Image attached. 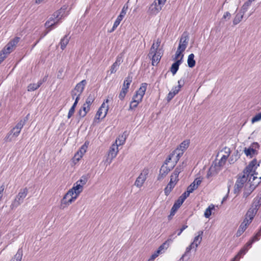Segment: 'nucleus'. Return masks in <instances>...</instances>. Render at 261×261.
<instances>
[{
	"label": "nucleus",
	"mask_w": 261,
	"mask_h": 261,
	"mask_svg": "<svg viewBox=\"0 0 261 261\" xmlns=\"http://www.w3.org/2000/svg\"><path fill=\"white\" fill-rule=\"evenodd\" d=\"M23 128L22 123H17L16 125L7 134L4 140L5 142H11L15 140L20 134Z\"/></svg>",
	"instance_id": "obj_1"
},
{
	"label": "nucleus",
	"mask_w": 261,
	"mask_h": 261,
	"mask_svg": "<svg viewBox=\"0 0 261 261\" xmlns=\"http://www.w3.org/2000/svg\"><path fill=\"white\" fill-rule=\"evenodd\" d=\"M257 164V161L256 159H253L252 161H251L249 165L246 166V167L244 169L243 171V174L245 176H247L249 178V181L251 180V179L252 177V180H254L255 178L257 177L254 176L255 170L254 168H256L257 166L255 167Z\"/></svg>",
	"instance_id": "obj_2"
},
{
	"label": "nucleus",
	"mask_w": 261,
	"mask_h": 261,
	"mask_svg": "<svg viewBox=\"0 0 261 261\" xmlns=\"http://www.w3.org/2000/svg\"><path fill=\"white\" fill-rule=\"evenodd\" d=\"M76 199V196H73L72 191H68L61 200L60 208L64 209L71 204Z\"/></svg>",
	"instance_id": "obj_3"
},
{
	"label": "nucleus",
	"mask_w": 261,
	"mask_h": 261,
	"mask_svg": "<svg viewBox=\"0 0 261 261\" xmlns=\"http://www.w3.org/2000/svg\"><path fill=\"white\" fill-rule=\"evenodd\" d=\"M259 148V145L258 143L257 142H253L249 147H245L244 149V152L247 156L252 158L253 155L258 153L257 149H258Z\"/></svg>",
	"instance_id": "obj_4"
},
{
	"label": "nucleus",
	"mask_w": 261,
	"mask_h": 261,
	"mask_svg": "<svg viewBox=\"0 0 261 261\" xmlns=\"http://www.w3.org/2000/svg\"><path fill=\"white\" fill-rule=\"evenodd\" d=\"M249 178L244 175H240L237 179L234 187V193H239Z\"/></svg>",
	"instance_id": "obj_5"
},
{
	"label": "nucleus",
	"mask_w": 261,
	"mask_h": 261,
	"mask_svg": "<svg viewBox=\"0 0 261 261\" xmlns=\"http://www.w3.org/2000/svg\"><path fill=\"white\" fill-rule=\"evenodd\" d=\"M162 55V50H155L152 54H150V51H149L148 56L151 59V64L152 66H156L158 65L160 61Z\"/></svg>",
	"instance_id": "obj_6"
},
{
	"label": "nucleus",
	"mask_w": 261,
	"mask_h": 261,
	"mask_svg": "<svg viewBox=\"0 0 261 261\" xmlns=\"http://www.w3.org/2000/svg\"><path fill=\"white\" fill-rule=\"evenodd\" d=\"M149 170L147 168L144 169V170L137 178L135 182V185L138 188L141 187L146 180L147 176Z\"/></svg>",
	"instance_id": "obj_7"
},
{
	"label": "nucleus",
	"mask_w": 261,
	"mask_h": 261,
	"mask_svg": "<svg viewBox=\"0 0 261 261\" xmlns=\"http://www.w3.org/2000/svg\"><path fill=\"white\" fill-rule=\"evenodd\" d=\"M109 102V99H107L105 100V101L102 103L100 107L99 108L97 112V113L95 116V118L99 119L100 117H101V119L104 118L108 111L109 107L108 106H106L105 103H108Z\"/></svg>",
	"instance_id": "obj_8"
},
{
	"label": "nucleus",
	"mask_w": 261,
	"mask_h": 261,
	"mask_svg": "<svg viewBox=\"0 0 261 261\" xmlns=\"http://www.w3.org/2000/svg\"><path fill=\"white\" fill-rule=\"evenodd\" d=\"M189 41V35L187 32H184L180 37L179 45H178V49H181V50H185L186 48L187 47Z\"/></svg>",
	"instance_id": "obj_9"
},
{
	"label": "nucleus",
	"mask_w": 261,
	"mask_h": 261,
	"mask_svg": "<svg viewBox=\"0 0 261 261\" xmlns=\"http://www.w3.org/2000/svg\"><path fill=\"white\" fill-rule=\"evenodd\" d=\"M186 198H187L182 195L179 197L171 208L170 214L168 216L169 219H170L172 216L174 215L175 211L180 207Z\"/></svg>",
	"instance_id": "obj_10"
},
{
	"label": "nucleus",
	"mask_w": 261,
	"mask_h": 261,
	"mask_svg": "<svg viewBox=\"0 0 261 261\" xmlns=\"http://www.w3.org/2000/svg\"><path fill=\"white\" fill-rule=\"evenodd\" d=\"M162 8L159 6L156 2H153V3L149 6L148 13L151 15L157 14L161 10Z\"/></svg>",
	"instance_id": "obj_11"
},
{
	"label": "nucleus",
	"mask_w": 261,
	"mask_h": 261,
	"mask_svg": "<svg viewBox=\"0 0 261 261\" xmlns=\"http://www.w3.org/2000/svg\"><path fill=\"white\" fill-rule=\"evenodd\" d=\"M170 170L171 169L169 167L165 166L164 165H163L160 169V173L158 176V180H162L163 179Z\"/></svg>",
	"instance_id": "obj_12"
},
{
	"label": "nucleus",
	"mask_w": 261,
	"mask_h": 261,
	"mask_svg": "<svg viewBox=\"0 0 261 261\" xmlns=\"http://www.w3.org/2000/svg\"><path fill=\"white\" fill-rule=\"evenodd\" d=\"M183 57L184 55H182L180 59L177 60L174 63L172 64L170 68V71L172 72L173 75L175 74L178 71L179 65L182 62Z\"/></svg>",
	"instance_id": "obj_13"
},
{
	"label": "nucleus",
	"mask_w": 261,
	"mask_h": 261,
	"mask_svg": "<svg viewBox=\"0 0 261 261\" xmlns=\"http://www.w3.org/2000/svg\"><path fill=\"white\" fill-rule=\"evenodd\" d=\"M86 84V80H83L76 85L75 87L73 89L77 92H78V96L81 95L82 94Z\"/></svg>",
	"instance_id": "obj_14"
},
{
	"label": "nucleus",
	"mask_w": 261,
	"mask_h": 261,
	"mask_svg": "<svg viewBox=\"0 0 261 261\" xmlns=\"http://www.w3.org/2000/svg\"><path fill=\"white\" fill-rule=\"evenodd\" d=\"M117 140H116V144H113L110 147L109 156L113 159L116 157L118 152V145L117 144Z\"/></svg>",
	"instance_id": "obj_15"
},
{
	"label": "nucleus",
	"mask_w": 261,
	"mask_h": 261,
	"mask_svg": "<svg viewBox=\"0 0 261 261\" xmlns=\"http://www.w3.org/2000/svg\"><path fill=\"white\" fill-rule=\"evenodd\" d=\"M261 205V193L258 194L253 200L251 207L258 211Z\"/></svg>",
	"instance_id": "obj_16"
},
{
	"label": "nucleus",
	"mask_w": 261,
	"mask_h": 261,
	"mask_svg": "<svg viewBox=\"0 0 261 261\" xmlns=\"http://www.w3.org/2000/svg\"><path fill=\"white\" fill-rule=\"evenodd\" d=\"M90 110V107L88 106L87 105L84 103L82 108L79 110L78 112V115L81 118H83L86 115Z\"/></svg>",
	"instance_id": "obj_17"
},
{
	"label": "nucleus",
	"mask_w": 261,
	"mask_h": 261,
	"mask_svg": "<svg viewBox=\"0 0 261 261\" xmlns=\"http://www.w3.org/2000/svg\"><path fill=\"white\" fill-rule=\"evenodd\" d=\"M184 152V151L178 149H176L172 152V154L174 157V161L175 163H177L180 157L183 155Z\"/></svg>",
	"instance_id": "obj_18"
},
{
	"label": "nucleus",
	"mask_w": 261,
	"mask_h": 261,
	"mask_svg": "<svg viewBox=\"0 0 261 261\" xmlns=\"http://www.w3.org/2000/svg\"><path fill=\"white\" fill-rule=\"evenodd\" d=\"M76 184V185L75 186L74 185L73 187L69 191H72V192H73V195L75 194V196H76L77 197V196L82 192L83 187L82 185H81L80 184Z\"/></svg>",
	"instance_id": "obj_19"
},
{
	"label": "nucleus",
	"mask_w": 261,
	"mask_h": 261,
	"mask_svg": "<svg viewBox=\"0 0 261 261\" xmlns=\"http://www.w3.org/2000/svg\"><path fill=\"white\" fill-rule=\"evenodd\" d=\"M197 188V186H196V184H193L192 182L189 186H188L187 191H185L183 194H182V195H184L186 198H187L188 197H189L190 193H192L193 191L196 190Z\"/></svg>",
	"instance_id": "obj_20"
},
{
	"label": "nucleus",
	"mask_w": 261,
	"mask_h": 261,
	"mask_svg": "<svg viewBox=\"0 0 261 261\" xmlns=\"http://www.w3.org/2000/svg\"><path fill=\"white\" fill-rule=\"evenodd\" d=\"M23 201V200L18 197L17 195L16 196L15 199L12 202L10 207L12 210L17 207Z\"/></svg>",
	"instance_id": "obj_21"
},
{
	"label": "nucleus",
	"mask_w": 261,
	"mask_h": 261,
	"mask_svg": "<svg viewBox=\"0 0 261 261\" xmlns=\"http://www.w3.org/2000/svg\"><path fill=\"white\" fill-rule=\"evenodd\" d=\"M58 23V21L53 17L49 18V19L45 22V26L49 29L48 31L52 30V27Z\"/></svg>",
	"instance_id": "obj_22"
},
{
	"label": "nucleus",
	"mask_w": 261,
	"mask_h": 261,
	"mask_svg": "<svg viewBox=\"0 0 261 261\" xmlns=\"http://www.w3.org/2000/svg\"><path fill=\"white\" fill-rule=\"evenodd\" d=\"M147 84L146 83H142L139 90L136 91L135 93L138 95H140L142 97H143L147 89Z\"/></svg>",
	"instance_id": "obj_23"
},
{
	"label": "nucleus",
	"mask_w": 261,
	"mask_h": 261,
	"mask_svg": "<svg viewBox=\"0 0 261 261\" xmlns=\"http://www.w3.org/2000/svg\"><path fill=\"white\" fill-rule=\"evenodd\" d=\"M175 184L172 181L169 182L164 189V193L166 196H168L173 189L175 186Z\"/></svg>",
	"instance_id": "obj_24"
},
{
	"label": "nucleus",
	"mask_w": 261,
	"mask_h": 261,
	"mask_svg": "<svg viewBox=\"0 0 261 261\" xmlns=\"http://www.w3.org/2000/svg\"><path fill=\"white\" fill-rule=\"evenodd\" d=\"M244 15V13H243L241 11L237 13L233 20V25H237L240 23L242 20Z\"/></svg>",
	"instance_id": "obj_25"
},
{
	"label": "nucleus",
	"mask_w": 261,
	"mask_h": 261,
	"mask_svg": "<svg viewBox=\"0 0 261 261\" xmlns=\"http://www.w3.org/2000/svg\"><path fill=\"white\" fill-rule=\"evenodd\" d=\"M161 40H160V39H158L155 42H154L150 49V54H152L153 53V52L155 50H162V49L161 48H159V47H160V44H161Z\"/></svg>",
	"instance_id": "obj_26"
},
{
	"label": "nucleus",
	"mask_w": 261,
	"mask_h": 261,
	"mask_svg": "<svg viewBox=\"0 0 261 261\" xmlns=\"http://www.w3.org/2000/svg\"><path fill=\"white\" fill-rule=\"evenodd\" d=\"M258 211L255 210L252 207H250L247 211V212L245 216L247 217V218H249L251 220H252L255 217V215L256 214Z\"/></svg>",
	"instance_id": "obj_27"
},
{
	"label": "nucleus",
	"mask_w": 261,
	"mask_h": 261,
	"mask_svg": "<svg viewBox=\"0 0 261 261\" xmlns=\"http://www.w3.org/2000/svg\"><path fill=\"white\" fill-rule=\"evenodd\" d=\"M70 38L68 37V35H65L63 38L61 39L60 44L61 45V48L64 50L66 45L68 44Z\"/></svg>",
	"instance_id": "obj_28"
},
{
	"label": "nucleus",
	"mask_w": 261,
	"mask_h": 261,
	"mask_svg": "<svg viewBox=\"0 0 261 261\" xmlns=\"http://www.w3.org/2000/svg\"><path fill=\"white\" fill-rule=\"evenodd\" d=\"M187 63L190 68H193L195 66L196 62L194 60V55L193 54H191L189 55Z\"/></svg>",
	"instance_id": "obj_29"
},
{
	"label": "nucleus",
	"mask_w": 261,
	"mask_h": 261,
	"mask_svg": "<svg viewBox=\"0 0 261 261\" xmlns=\"http://www.w3.org/2000/svg\"><path fill=\"white\" fill-rule=\"evenodd\" d=\"M240 155L239 154L238 150H236L229 159V163L233 164L240 158Z\"/></svg>",
	"instance_id": "obj_30"
},
{
	"label": "nucleus",
	"mask_w": 261,
	"mask_h": 261,
	"mask_svg": "<svg viewBox=\"0 0 261 261\" xmlns=\"http://www.w3.org/2000/svg\"><path fill=\"white\" fill-rule=\"evenodd\" d=\"M198 233V235L194 238L193 241V242L195 243V248H197L198 245L201 243L203 232L200 230L199 231Z\"/></svg>",
	"instance_id": "obj_31"
},
{
	"label": "nucleus",
	"mask_w": 261,
	"mask_h": 261,
	"mask_svg": "<svg viewBox=\"0 0 261 261\" xmlns=\"http://www.w3.org/2000/svg\"><path fill=\"white\" fill-rule=\"evenodd\" d=\"M64 13V10L63 9H60L57 11L55 12L53 15V17L58 22L59 19H60Z\"/></svg>",
	"instance_id": "obj_32"
},
{
	"label": "nucleus",
	"mask_w": 261,
	"mask_h": 261,
	"mask_svg": "<svg viewBox=\"0 0 261 261\" xmlns=\"http://www.w3.org/2000/svg\"><path fill=\"white\" fill-rule=\"evenodd\" d=\"M189 144L190 141L189 140H185L180 144L179 146H178L176 149H178L182 150V151H185L189 147Z\"/></svg>",
	"instance_id": "obj_33"
},
{
	"label": "nucleus",
	"mask_w": 261,
	"mask_h": 261,
	"mask_svg": "<svg viewBox=\"0 0 261 261\" xmlns=\"http://www.w3.org/2000/svg\"><path fill=\"white\" fill-rule=\"evenodd\" d=\"M255 188V187H254L253 185H250L249 186V189H247L246 188V186L245 187V191L243 193V197L247 198L248 196L250 195V194L252 192V191L254 190Z\"/></svg>",
	"instance_id": "obj_34"
},
{
	"label": "nucleus",
	"mask_w": 261,
	"mask_h": 261,
	"mask_svg": "<svg viewBox=\"0 0 261 261\" xmlns=\"http://www.w3.org/2000/svg\"><path fill=\"white\" fill-rule=\"evenodd\" d=\"M22 256V250L21 249H19L14 256V257L12 258L11 261H21Z\"/></svg>",
	"instance_id": "obj_35"
},
{
	"label": "nucleus",
	"mask_w": 261,
	"mask_h": 261,
	"mask_svg": "<svg viewBox=\"0 0 261 261\" xmlns=\"http://www.w3.org/2000/svg\"><path fill=\"white\" fill-rule=\"evenodd\" d=\"M13 50V48L12 47V45L8 43L4 48V49L1 51V52L4 55H7L12 52Z\"/></svg>",
	"instance_id": "obj_36"
},
{
	"label": "nucleus",
	"mask_w": 261,
	"mask_h": 261,
	"mask_svg": "<svg viewBox=\"0 0 261 261\" xmlns=\"http://www.w3.org/2000/svg\"><path fill=\"white\" fill-rule=\"evenodd\" d=\"M28 193V189L27 188L21 189L17 195L18 197L24 200Z\"/></svg>",
	"instance_id": "obj_37"
},
{
	"label": "nucleus",
	"mask_w": 261,
	"mask_h": 261,
	"mask_svg": "<svg viewBox=\"0 0 261 261\" xmlns=\"http://www.w3.org/2000/svg\"><path fill=\"white\" fill-rule=\"evenodd\" d=\"M246 253L245 249H241L238 253L231 259V261H239L240 258Z\"/></svg>",
	"instance_id": "obj_38"
},
{
	"label": "nucleus",
	"mask_w": 261,
	"mask_h": 261,
	"mask_svg": "<svg viewBox=\"0 0 261 261\" xmlns=\"http://www.w3.org/2000/svg\"><path fill=\"white\" fill-rule=\"evenodd\" d=\"M251 0H247L242 6L240 11L245 14L247 12L248 7L251 5Z\"/></svg>",
	"instance_id": "obj_39"
},
{
	"label": "nucleus",
	"mask_w": 261,
	"mask_h": 261,
	"mask_svg": "<svg viewBox=\"0 0 261 261\" xmlns=\"http://www.w3.org/2000/svg\"><path fill=\"white\" fill-rule=\"evenodd\" d=\"M214 209V205L211 204L205 211L204 215L206 218H208L212 215V210Z\"/></svg>",
	"instance_id": "obj_40"
},
{
	"label": "nucleus",
	"mask_w": 261,
	"mask_h": 261,
	"mask_svg": "<svg viewBox=\"0 0 261 261\" xmlns=\"http://www.w3.org/2000/svg\"><path fill=\"white\" fill-rule=\"evenodd\" d=\"M247 228V227H246V224L244 225L241 223L236 233L237 237H240L245 231Z\"/></svg>",
	"instance_id": "obj_41"
},
{
	"label": "nucleus",
	"mask_w": 261,
	"mask_h": 261,
	"mask_svg": "<svg viewBox=\"0 0 261 261\" xmlns=\"http://www.w3.org/2000/svg\"><path fill=\"white\" fill-rule=\"evenodd\" d=\"M94 99V96L92 95L91 94H90L88 96L87 98L86 99L85 103H84L85 105H87V106L90 107L91 105L93 103Z\"/></svg>",
	"instance_id": "obj_42"
},
{
	"label": "nucleus",
	"mask_w": 261,
	"mask_h": 261,
	"mask_svg": "<svg viewBox=\"0 0 261 261\" xmlns=\"http://www.w3.org/2000/svg\"><path fill=\"white\" fill-rule=\"evenodd\" d=\"M87 181H88L87 175H83L81 177V178L79 180L77 181L76 184H80L81 185H82V187H83V186L86 184Z\"/></svg>",
	"instance_id": "obj_43"
},
{
	"label": "nucleus",
	"mask_w": 261,
	"mask_h": 261,
	"mask_svg": "<svg viewBox=\"0 0 261 261\" xmlns=\"http://www.w3.org/2000/svg\"><path fill=\"white\" fill-rule=\"evenodd\" d=\"M216 174V173L215 172V167H211L207 172L206 177L207 178H210Z\"/></svg>",
	"instance_id": "obj_44"
},
{
	"label": "nucleus",
	"mask_w": 261,
	"mask_h": 261,
	"mask_svg": "<svg viewBox=\"0 0 261 261\" xmlns=\"http://www.w3.org/2000/svg\"><path fill=\"white\" fill-rule=\"evenodd\" d=\"M139 103L136 102L134 100H132L130 102L128 111L134 110L139 105Z\"/></svg>",
	"instance_id": "obj_45"
},
{
	"label": "nucleus",
	"mask_w": 261,
	"mask_h": 261,
	"mask_svg": "<svg viewBox=\"0 0 261 261\" xmlns=\"http://www.w3.org/2000/svg\"><path fill=\"white\" fill-rule=\"evenodd\" d=\"M143 98V97H142V96L140 95H138L135 93V94L133 96L132 100L140 103L142 101Z\"/></svg>",
	"instance_id": "obj_46"
},
{
	"label": "nucleus",
	"mask_w": 261,
	"mask_h": 261,
	"mask_svg": "<svg viewBox=\"0 0 261 261\" xmlns=\"http://www.w3.org/2000/svg\"><path fill=\"white\" fill-rule=\"evenodd\" d=\"M119 67V65L114 63L110 67V71L111 72V74L115 73L118 69Z\"/></svg>",
	"instance_id": "obj_47"
},
{
	"label": "nucleus",
	"mask_w": 261,
	"mask_h": 261,
	"mask_svg": "<svg viewBox=\"0 0 261 261\" xmlns=\"http://www.w3.org/2000/svg\"><path fill=\"white\" fill-rule=\"evenodd\" d=\"M123 56L122 54H119L117 56L116 61L114 63L120 66V65L123 62Z\"/></svg>",
	"instance_id": "obj_48"
},
{
	"label": "nucleus",
	"mask_w": 261,
	"mask_h": 261,
	"mask_svg": "<svg viewBox=\"0 0 261 261\" xmlns=\"http://www.w3.org/2000/svg\"><path fill=\"white\" fill-rule=\"evenodd\" d=\"M20 40V38L16 37L11 40L8 43L12 45V47L14 48L16 44L18 43Z\"/></svg>",
	"instance_id": "obj_49"
},
{
	"label": "nucleus",
	"mask_w": 261,
	"mask_h": 261,
	"mask_svg": "<svg viewBox=\"0 0 261 261\" xmlns=\"http://www.w3.org/2000/svg\"><path fill=\"white\" fill-rule=\"evenodd\" d=\"M123 18H124L123 17L118 15V16L117 17V19H116V20L115 21V22L114 23V28H117V27L119 25L120 22L121 21V20L123 19Z\"/></svg>",
	"instance_id": "obj_50"
},
{
	"label": "nucleus",
	"mask_w": 261,
	"mask_h": 261,
	"mask_svg": "<svg viewBox=\"0 0 261 261\" xmlns=\"http://www.w3.org/2000/svg\"><path fill=\"white\" fill-rule=\"evenodd\" d=\"M128 7L127 4H124V5L123 6V7L121 10L120 14L119 15L121 16L124 17L126 13V11L128 9Z\"/></svg>",
	"instance_id": "obj_51"
},
{
	"label": "nucleus",
	"mask_w": 261,
	"mask_h": 261,
	"mask_svg": "<svg viewBox=\"0 0 261 261\" xmlns=\"http://www.w3.org/2000/svg\"><path fill=\"white\" fill-rule=\"evenodd\" d=\"M261 120V112L256 114L251 119V122L254 123Z\"/></svg>",
	"instance_id": "obj_52"
},
{
	"label": "nucleus",
	"mask_w": 261,
	"mask_h": 261,
	"mask_svg": "<svg viewBox=\"0 0 261 261\" xmlns=\"http://www.w3.org/2000/svg\"><path fill=\"white\" fill-rule=\"evenodd\" d=\"M38 88L37 87V86H36V84H35V83L30 84L28 86V90L29 91H33L37 89Z\"/></svg>",
	"instance_id": "obj_53"
},
{
	"label": "nucleus",
	"mask_w": 261,
	"mask_h": 261,
	"mask_svg": "<svg viewBox=\"0 0 261 261\" xmlns=\"http://www.w3.org/2000/svg\"><path fill=\"white\" fill-rule=\"evenodd\" d=\"M181 171L182 169L180 166H177L174 170L172 174H173L174 176H177L178 177L179 174L181 172Z\"/></svg>",
	"instance_id": "obj_54"
},
{
	"label": "nucleus",
	"mask_w": 261,
	"mask_h": 261,
	"mask_svg": "<svg viewBox=\"0 0 261 261\" xmlns=\"http://www.w3.org/2000/svg\"><path fill=\"white\" fill-rule=\"evenodd\" d=\"M132 77L128 76L124 80L123 85H125V84H126V86L129 87V85H130V83H132Z\"/></svg>",
	"instance_id": "obj_55"
},
{
	"label": "nucleus",
	"mask_w": 261,
	"mask_h": 261,
	"mask_svg": "<svg viewBox=\"0 0 261 261\" xmlns=\"http://www.w3.org/2000/svg\"><path fill=\"white\" fill-rule=\"evenodd\" d=\"M169 246V244L168 243V241H165L159 247V249L162 251L165 249H167Z\"/></svg>",
	"instance_id": "obj_56"
},
{
	"label": "nucleus",
	"mask_w": 261,
	"mask_h": 261,
	"mask_svg": "<svg viewBox=\"0 0 261 261\" xmlns=\"http://www.w3.org/2000/svg\"><path fill=\"white\" fill-rule=\"evenodd\" d=\"M184 50H181V49H178V47L177 48V49L176 50V52L175 53V57L174 58V60H177V59L181 55H182V53L184 52Z\"/></svg>",
	"instance_id": "obj_57"
},
{
	"label": "nucleus",
	"mask_w": 261,
	"mask_h": 261,
	"mask_svg": "<svg viewBox=\"0 0 261 261\" xmlns=\"http://www.w3.org/2000/svg\"><path fill=\"white\" fill-rule=\"evenodd\" d=\"M87 148H85V147H83V146H81L79 150L77 151V153H79L80 154L82 155V156H83V155L85 154V153L87 151Z\"/></svg>",
	"instance_id": "obj_58"
},
{
	"label": "nucleus",
	"mask_w": 261,
	"mask_h": 261,
	"mask_svg": "<svg viewBox=\"0 0 261 261\" xmlns=\"http://www.w3.org/2000/svg\"><path fill=\"white\" fill-rule=\"evenodd\" d=\"M178 180V177H177V176H174V175L172 174V175L170 176V180L169 182L172 181L173 182H174L176 185Z\"/></svg>",
	"instance_id": "obj_59"
},
{
	"label": "nucleus",
	"mask_w": 261,
	"mask_h": 261,
	"mask_svg": "<svg viewBox=\"0 0 261 261\" xmlns=\"http://www.w3.org/2000/svg\"><path fill=\"white\" fill-rule=\"evenodd\" d=\"M75 109L74 107H71L70 109H69V112H68V115H67V117L68 119L70 118L71 117V116L73 115V114H74V112H75Z\"/></svg>",
	"instance_id": "obj_60"
},
{
	"label": "nucleus",
	"mask_w": 261,
	"mask_h": 261,
	"mask_svg": "<svg viewBox=\"0 0 261 261\" xmlns=\"http://www.w3.org/2000/svg\"><path fill=\"white\" fill-rule=\"evenodd\" d=\"M252 220H251L249 218H247L246 216H245V218L243 222L242 223V224H246V227H247L248 225L251 223Z\"/></svg>",
	"instance_id": "obj_61"
},
{
	"label": "nucleus",
	"mask_w": 261,
	"mask_h": 261,
	"mask_svg": "<svg viewBox=\"0 0 261 261\" xmlns=\"http://www.w3.org/2000/svg\"><path fill=\"white\" fill-rule=\"evenodd\" d=\"M166 1V0H154V2H156L157 4L162 8L163 6L165 5Z\"/></svg>",
	"instance_id": "obj_62"
},
{
	"label": "nucleus",
	"mask_w": 261,
	"mask_h": 261,
	"mask_svg": "<svg viewBox=\"0 0 261 261\" xmlns=\"http://www.w3.org/2000/svg\"><path fill=\"white\" fill-rule=\"evenodd\" d=\"M174 160V157L173 156V154L172 153H170V154L168 156V157L166 159V160L165 161L164 164L167 165L168 163L172 160Z\"/></svg>",
	"instance_id": "obj_63"
},
{
	"label": "nucleus",
	"mask_w": 261,
	"mask_h": 261,
	"mask_svg": "<svg viewBox=\"0 0 261 261\" xmlns=\"http://www.w3.org/2000/svg\"><path fill=\"white\" fill-rule=\"evenodd\" d=\"M176 232H174L173 234H171L169 236V237L168 239L166 241H168V243L169 244V243L172 242L173 240L176 238V236H175Z\"/></svg>",
	"instance_id": "obj_64"
}]
</instances>
